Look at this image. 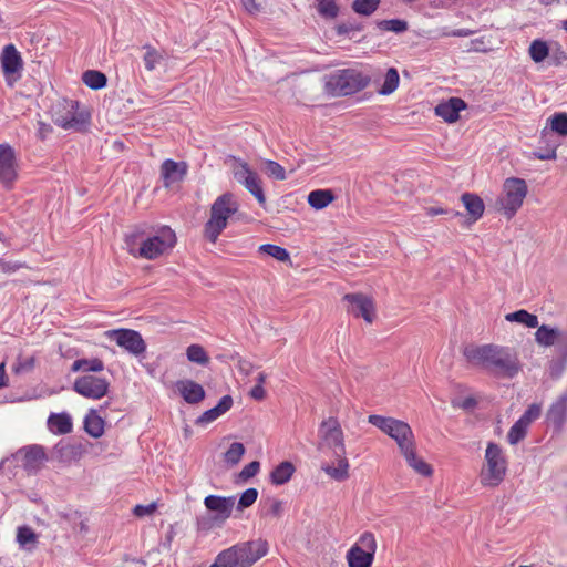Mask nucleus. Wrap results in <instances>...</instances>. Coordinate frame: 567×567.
<instances>
[{"mask_svg": "<svg viewBox=\"0 0 567 567\" xmlns=\"http://www.w3.org/2000/svg\"><path fill=\"white\" fill-rule=\"evenodd\" d=\"M23 267H25V265L23 262L7 261V260L0 258V270L4 274H13Z\"/></svg>", "mask_w": 567, "mask_h": 567, "instance_id": "nucleus-55", "label": "nucleus"}, {"mask_svg": "<svg viewBox=\"0 0 567 567\" xmlns=\"http://www.w3.org/2000/svg\"><path fill=\"white\" fill-rule=\"evenodd\" d=\"M401 452L404 455L409 466H411L417 474L425 477L432 475L433 470L431 465L427 464L424 460L417 457L414 450V443L409 445L406 450H402Z\"/></svg>", "mask_w": 567, "mask_h": 567, "instance_id": "nucleus-24", "label": "nucleus"}, {"mask_svg": "<svg viewBox=\"0 0 567 567\" xmlns=\"http://www.w3.org/2000/svg\"><path fill=\"white\" fill-rule=\"evenodd\" d=\"M380 2L381 0H354L351 8L360 16L370 17L377 11Z\"/></svg>", "mask_w": 567, "mask_h": 567, "instance_id": "nucleus-39", "label": "nucleus"}, {"mask_svg": "<svg viewBox=\"0 0 567 567\" xmlns=\"http://www.w3.org/2000/svg\"><path fill=\"white\" fill-rule=\"evenodd\" d=\"M530 59L536 62H543L549 54L547 43L540 39L534 40L528 49Z\"/></svg>", "mask_w": 567, "mask_h": 567, "instance_id": "nucleus-38", "label": "nucleus"}, {"mask_svg": "<svg viewBox=\"0 0 567 567\" xmlns=\"http://www.w3.org/2000/svg\"><path fill=\"white\" fill-rule=\"evenodd\" d=\"M388 430L386 434L395 440L401 451L414 443L413 432L406 422L394 419Z\"/></svg>", "mask_w": 567, "mask_h": 567, "instance_id": "nucleus-19", "label": "nucleus"}, {"mask_svg": "<svg viewBox=\"0 0 567 567\" xmlns=\"http://www.w3.org/2000/svg\"><path fill=\"white\" fill-rule=\"evenodd\" d=\"M186 355L190 362H195L197 364L206 365L209 362V357L205 349L199 344H190L186 350Z\"/></svg>", "mask_w": 567, "mask_h": 567, "instance_id": "nucleus-43", "label": "nucleus"}, {"mask_svg": "<svg viewBox=\"0 0 567 567\" xmlns=\"http://www.w3.org/2000/svg\"><path fill=\"white\" fill-rule=\"evenodd\" d=\"M52 118L55 125L63 130L84 132L90 124V113L79 101L63 99L53 107Z\"/></svg>", "mask_w": 567, "mask_h": 567, "instance_id": "nucleus-6", "label": "nucleus"}, {"mask_svg": "<svg viewBox=\"0 0 567 567\" xmlns=\"http://www.w3.org/2000/svg\"><path fill=\"white\" fill-rule=\"evenodd\" d=\"M260 470V463L258 461H252L244 466V468L240 471L238 477L241 481H247L258 474Z\"/></svg>", "mask_w": 567, "mask_h": 567, "instance_id": "nucleus-54", "label": "nucleus"}, {"mask_svg": "<svg viewBox=\"0 0 567 567\" xmlns=\"http://www.w3.org/2000/svg\"><path fill=\"white\" fill-rule=\"evenodd\" d=\"M245 454V446L243 443L234 442L230 444L228 450L225 453V462L230 465H236L241 460Z\"/></svg>", "mask_w": 567, "mask_h": 567, "instance_id": "nucleus-46", "label": "nucleus"}, {"mask_svg": "<svg viewBox=\"0 0 567 567\" xmlns=\"http://www.w3.org/2000/svg\"><path fill=\"white\" fill-rule=\"evenodd\" d=\"M466 107V103L460 97H451L447 102L436 105L435 114L447 123H454L460 117V112Z\"/></svg>", "mask_w": 567, "mask_h": 567, "instance_id": "nucleus-21", "label": "nucleus"}, {"mask_svg": "<svg viewBox=\"0 0 567 567\" xmlns=\"http://www.w3.org/2000/svg\"><path fill=\"white\" fill-rule=\"evenodd\" d=\"M175 231L168 226L156 229L136 226L125 235L127 251L137 258L154 260L176 245Z\"/></svg>", "mask_w": 567, "mask_h": 567, "instance_id": "nucleus-2", "label": "nucleus"}, {"mask_svg": "<svg viewBox=\"0 0 567 567\" xmlns=\"http://www.w3.org/2000/svg\"><path fill=\"white\" fill-rule=\"evenodd\" d=\"M156 511V503H151L148 505H136L133 508V514L136 517H144L152 515Z\"/></svg>", "mask_w": 567, "mask_h": 567, "instance_id": "nucleus-57", "label": "nucleus"}, {"mask_svg": "<svg viewBox=\"0 0 567 567\" xmlns=\"http://www.w3.org/2000/svg\"><path fill=\"white\" fill-rule=\"evenodd\" d=\"M145 50L143 61L147 71H153L163 61L164 55L150 44L143 47Z\"/></svg>", "mask_w": 567, "mask_h": 567, "instance_id": "nucleus-37", "label": "nucleus"}, {"mask_svg": "<svg viewBox=\"0 0 567 567\" xmlns=\"http://www.w3.org/2000/svg\"><path fill=\"white\" fill-rule=\"evenodd\" d=\"M53 132V128L50 124L39 121L38 122V128H37V136L39 140L44 141L47 140L51 133Z\"/></svg>", "mask_w": 567, "mask_h": 567, "instance_id": "nucleus-58", "label": "nucleus"}, {"mask_svg": "<svg viewBox=\"0 0 567 567\" xmlns=\"http://www.w3.org/2000/svg\"><path fill=\"white\" fill-rule=\"evenodd\" d=\"M317 11L324 19H334L339 14V6L336 0H317Z\"/></svg>", "mask_w": 567, "mask_h": 567, "instance_id": "nucleus-41", "label": "nucleus"}, {"mask_svg": "<svg viewBox=\"0 0 567 567\" xmlns=\"http://www.w3.org/2000/svg\"><path fill=\"white\" fill-rule=\"evenodd\" d=\"M84 430L94 439L101 437L104 433V421L97 414L92 412L84 419Z\"/></svg>", "mask_w": 567, "mask_h": 567, "instance_id": "nucleus-33", "label": "nucleus"}, {"mask_svg": "<svg viewBox=\"0 0 567 567\" xmlns=\"http://www.w3.org/2000/svg\"><path fill=\"white\" fill-rule=\"evenodd\" d=\"M550 133L547 132L546 128L542 131L540 141L546 143L547 147L545 151H536L534 152V156L542 161L556 159L557 158V147L559 146L558 142L550 141Z\"/></svg>", "mask_w": 567, "mask_h": 567, "instance_id": "nucleus-30", "label": "nucleus"}, {"mask_svg": "<svg viewBox=\"0 0 567 567\" xmlns=\"http://www.w3.org/2000/svg\"><path fill=\"white\" fill-rule=\"evenodd\" d=\"M176 386L182 398L189 404L199 403L205 399L204 388L193 380L178 381Z\"/></svg>", "mask_w": 567, "mask_h": 567, "instance_id": "nucleus-23", "label": "nucleus"}, {"mask_svg": "<svg viewBox=\"0 0 567 567\" xmlns=\"http://www.w3.org/2000/svg\"><path fill=\"white\" fill-rule=\"evenodd\" d=\"M187 164L185 162H175L165 159L161 165V176L166 187L184 179L187 174Z\"/></svg>", "mask_w": 567, "mask_h": 567, "instance_id": "nucleus-18", "label": "nucleus"}, {"mask_svg": "<svg viewBox=\"0 0 567 567\" xmlns=\"http://www.w3.org/2000/svg\"><path fill=\"white\" fill-rule=\"evenodd\" d=\"M221 414L218 412V410L214 406L207 411H205L198 419H197V423L198 424H207V423H210L213 421H215L216 419H218Z\"/></svg>", "mask_w": 567, "mask_h": 567, "instance_id": "nucleus-56", "label": "nucleus"}, {"mask_svg": "<svg viewBox=\"0 0 567 567\" xmlns=\"http://www.w3.org/2000/svg\"><path fill=\"white\" fill-rule=\"evenodd\" d=\"M560 337L561 340L567 342V332L560 334L558 329L550 328L546 324L538 327L535 333V340L538 344L550 347L555 344L557 338Z\"/></svg>", "mask_w": 567, "mask_h": 567, "instance_id": "nucleus-27", "label": "nucleus"}, {"mask_svg": "<svg viewBox=\"0 0 567 567\" xmlns=\"http://www.w3.org/2000/svg\"><path fill=\"white\" fill-rule=\"evenodd\" d=\"M176 535L175 526L169 525L167 532L165 533L164 540L162 543L163 547L171 548L172 542Z\"/></svg>", "mask_w": 567, "mask_h": 567, "instance_id": "nucleus-62", "label": "nucleus"}, {"mask_svg": "<svg viewBox=\"0 0 567 567\" xmlns=\"http://www.w3.org/2000/svg\"><path fill=\"white\" fill-rule=\"evenodd\" d=\"M18 177V161L14 148L8 144H0V183L9 188Z\"/></svg>", "mask_w": 567, "mask_h": 567, "instance_id": "nucleus-14", "label": "nucleus"}, {"mask_svg": "<svg viewBox=\"0 0 567 567\" xmlns=\"http://www.w3.org/2000/svg\"><path fill=\"white\" fill-rule=\"evenodd\" d=\"M233 406V398L230 395H224L217 405L215 406L218 412L223 415Z\"/></svg>", "mask_w": 567, "mask_h": 567, "instance_id": "nucleus-59", "label": "nucleus"}, {"mask_svg": "<svg viewBox=\"0 0 567 567\" xmlns=\"http://www.w3.org/2000/svg\"><path fill=\"white\" fill-rule=\"evenodd\" d=\"M393 420H394L393 417H386V416H382V415H378V414H371L368 417V422L370 424L380 429L385 434L388 433V431H389L388 429L390 427V425H392Z\"/></svg>", "mask_w": 567, "mask_h": 567, "instance_id": "nucleus-52", "label": "nucleus"}, {"mask_svg": "<svg viewBox=\"0 0 567 567\" xmlns=\"http://www.w3.org/2000/svg\"><path fill=\"white\" fill-rule=\"evenodd\" d=\"M82 81L87 87L92 90H101L107 84L106 75L103 72L96 70H87L83 72Z\"/></svg>", "mask_w": 567, "mask_h": 567, "instance_id": "nucleus-32", "label": "nucleus"}, {"mask_svg": "<svg viewBox=\"0 0 567 567\" xmlns=\"http://www.w3.org/2000/svg\"><path fill=\"white\" fill-rule=\"evenodd\" d=\"M551 132L567 137V113H555L548 118Z\"/></svg>", "mask_w": 567, "mask_h": 567, "instance_id": "nucleus-42", "label": "nucleus"}, {"mask_svg": "<svg viewBox=\"0 0 567 567\" xmlns=\"http://www.w3.org/2000/svg\"><path fill=\"white\" fill-rule=\"evenodd\" d=\"M296 468L289 461L281 462L270 473V481L274 485H284L290 481Z\"/></svg>", "mask_w": 567, "mask_h": 567, "instance_id": "nucleus-28", "label": "nucleus"}, {"mask_svg": "<svg viewBox=\"0 0 567 567\" xmlns=\"http://www.w3.org/2000/svg\"><path fill=\"white\" fill-rule=\"evenodd\" d=\"M34 358L33 357H30V358H22V357H19L17 359V362L14 363L12 370L16 374H21V373H24V372H30L33 370L34 368Z\"/></svg>", "mask_w": 567, "mask_h": 567, "instance_id": "nucleus-53", "label": "nucleus"}, {"mask_svg": "<svg viewBox=\"0 0 567 567\" xmlns=\"http://www.w3.org/2000/svg\"><path fill=\"white\" fill-rule=\"evenodd\" d=\"M268 553V543L264 539L237 543L221 550L210 567H250Z\"/></svg>", "mask_w": 567, "mask_h": 567, "instance_id": "nucleus-4", "label": "nucleus"}, {"mask_svg": "<svg viewBox=\"0 0 567 567\" xmlns=\"http://www.w3.org/2000/svg\"><path fill=\"white\" fill-rule=\"evenodd\" d=\"M566 419H567V395H560L549 406L547 414H546V420L557 431H560L566 422Z\"/></svg>", "mask_w": 567, "mask_h": 567, "instance_id": "nucleus-22", "label": "nucleus"}, {"mask_svg": "<svg viewBox=\"0 0 567 567\" xmlns=\"http://www.w3.org/2000/svg\"><path fill=\"white\" fill-rule=\"evenodd\" d=\"M540 413L542 405L539 403H533L526 409L518 420L529 427L530 424L540 416Z\"/></svg>", "mask_w": 567, "mask_h": 567, "instance_id": "nucleus-48", "label": "nucleus"}, {"mask_svg": "<svg viewBox=\"0 0 567 567\" xmlns=\"http://www.w3.org/2000/svg\"><path fill=\"white\" fill-rule=\"evenodd\" d=\"M266 172L269 176L274 177L277 181L286 179V171L285 168L277 162L268 159L266 161Z\"/></svg>", "mask_w": 567, "mask_h": 567, "instance_id": "nucleus-51", "label": "nucleus"}, {"mask_svg": "<svg viewBox=\"0 0 567 567\" xmlns=\"http://www.w3.org/2000/svg\"><path fill=\"white\" fill-rule=\"evenodd\" d=\"M116 344L134 357H140L146 351V343L140 332L132 329H115L107 332Z\"/></svg>", "mask_w": 567, "mask_h": 567, "instance_id": "nucleus-12", "label": "nucleus"}, {"mask_svg": "<svg viewBox=\"0 0 567 567\" xmlns=\"http://www.w3.org/2000/svg\"><path fill=\"white\" fill-rule=\"evenodd\" d=\"M461 200L474 221L478 220L483 216L485 205L478 195L464 193L461 196Z\"/></svg>", "mask_w": 567, "mask_h": 567, "instance_id": "nucleus-26", "label": "nucleus"}, {"mask_svg": "<svg viewBox=\"0 0 567 567\" xmlns=\"http://www.w3.org/2000/svg\"><path fill=\"white\" fill-rule=\"evenodd\" d=\"M48 427L54 434H68L73 427L72 419L68 413H52L48 419Z\"/></svg>", "mask_w": 567, "mask_h": 567, "instance_id": "nucleus-25", "label": "nucleus"}, {"mask_svg": "<svg viewBox=\"0 0 567 567\" xmlns=\"http://www.w3.org/2000/svg\"><path fill=\"white\" fill-rule=\"evenodd\" d=\"M369 83V75L354 69H340L324 76V91L332 96H346L365 89Z\"/></svg>", "mask_w": 567, "mask_h": 567, "instance_id": "nucleus-5", "label": "nucleus"}, {"mask_svg": "<svg viewBox=\"0 0 567 567\" xmlns=\"http://www.w3.org/2000/svg\"><path fill=\"white\" fill-rule=\"evenodd\" d=\"M377 550V540L372 533L364 532L358 542L348 550L349 567H371Z\"/></svg>", "mask_w": 567, "mask_h": 567, "instance_id": "nucleus-9", "label": "nucleus"}, {"mask_svg": "<svg viewBox=\"0 0 567 567\" xmlns=\"http://www.w3.org/2000/svg\"><path fill=\"white\" fill-rule=\"evenodd\" d=\"M0 63L6 81L9 84H12V81L14 82L20 78L23 61L14 44L4 45L0 55Z\"/></svg>", "mask_w": 567, "mask_h": 567, "instance_id": "nucleus-15", "label": "nucleus"}, {"mask_svg": "<svg viewBox=\"0 0 567 567\" xmlns=\"http://www.w3.org/2000/svg\"><path fill=\"white\" fill-rule=\"evenodd\" d=\"M243 7L250 14H256L260 11V4L256 0H241Z\"/></svg>", "mask_w": 567, "mask_h": 567, "instance_id": "nucleus-60", "label": "nucleus"}, {"mask_svg": "<svg viewBox=\"0 0 567 567\" xmlns=\"http://www.w3.org/2000/svg\"><path fill=\"white\" fill-rule=\"evenodd\" d=\"M238 210V204L231 193H225L216 198L210 208V217L205 224V237L215 243L226 228L228 218Z\"/></svg>", "mask_w": 567, "mask_h": 567, "instance_id": "nucleus-7", "label": "nucleus"}, {"mask_svg": "<svg viewBox=\"0 0 567 567\" xmlns=\"http://www.w3.org/2000/svg\"><path fill=\"white\" fill-rule=\"evenodd\" d=\"M343 301L348 302V312L357 318H363L365 322L372 323L375 318V307L371 297L363 293H347Z\"/></svg>", "mask_w": 567, "mask_h": 567, "instance_id": "nucleus-16", "label": "nucleus"}, {"mask_svg": "<svg viewBox=\"0 0 567 567\" xmlns=\"http://www.w3.org/2000/svg\"><path fill=\"white\" fill-rule=\"evenodd\" d=\"M250 396L257 401H261L266 398V391L262 385L256 384L249 392Z\"/></svg>", "mask_w": 567, "mask_h": 567, "instance_id": "nucleus-63", "label": "nucleus"}, {"mask_svg": "<svg viewBox=\"0 0 567 567\" xmlns=\"http://www.w3.org/2000/svg\"><path fill=\"white\" fill-rule=\"evenodd\" d=\"M441 214H451V216H458V212L447 210L442 207H427L426 208V215L427 216H436Z\"/></svg>", "mask_w": 567, "mask_h": 567, "instance_id": "nucleus-61", "label": "nucleus"}, {"mask_svg": "<svg viewBox=\"0 0 567 567\" xmlns=\"http://www.w3.org/2000/svg\"><path fill=\"white\" fill-rule=\"evenodd\" d=\"M318 450L326 449L333 451L337 457V466L323 464L321 470L337 482H343L349 477V462L346 457L344 435L339 421L336 417H329L320 423L318 430Z\"/></svg>", "mask_w": 567, "mask_h": 567, "instance_id": "nucleus-3", "label": "nucleus"}, {"mask_svg": "<svg viewBox=\"0 0 567 567\" xmlns=\"http://www.w3.org/2000/svg\"><path fill=\"white\" fill-rule=\"evenodd\" d=\"M235 496L208 495L204 499L205 507L216 514V520L224 523L231 516L235 505Z\"/></svg>", "mask_w": 567, "mask_h": 567, "instance_id": "nucleus-17", "label": "nucleus"}, {"mask_svg": "<svg viewBox=\"0 0 567 567\" xmlns=\"http://www.w3.org/2000/svg\"><path fill=\"white\" fill-rule=\"evenodd\" d=\"M375 27L382 32L403 33L409 29V24L402 19L379 20Z\"/></svg>", "mask_w": 567, "mask_h": 567, "instance_id": "nucleus-35", "label": "nucleus"}, {"mask_svg": "<svg viewBox=\"0 0 567 567\" xmlns=\"http://www.w3.org/2000/svg\"><path fill=\"white\" fill-rule=\"evenodd\" d=\"M54 451L61 460H66L71 456L79 455L81 453V445L60 442L55 445Z\"/></svg>", "mask_w": 567, "mask_h": 567, "instance_id": "nucleus-47", "label": "nucleus"}, {"mask_svg": "<svg viewBox=\"0 0 567 567\" xmlns=\"http://www.w3.org/2000/svg\"><path fill=\"white\" fill-rule=\"evenodd\" d=\"M259 251L266 254L278 261H290V255L288 250L284 247L274 245V244H264L259 247Z\"/></svg>", "mask_w": 567, "mask_h": 567, "instance_id": "nucleus-40", "label": "nucleus"}, {"mask_svg": "<svg viewBox=\"0 0 567 567\" xmlns=\"http://www.w3.org/2000/svg\"><path fill=\"white\" fill-rule=\"evenodd\" d=\"M399 82L400 76L398 70L395 68H390L384 75V81L379 90V93L382 95H389L393 93L398 89Z\"/></svg>", "mask_w": 567, "mask_h": 567, "instance_id": "nucleus-36", "label": "nucleus"}, {"mask_svg": "<svg viewBox=\"0 0 567 567\" xmlns=\"http://www.w3.org/2000/svg\"><path fill=\"white\" fill-rule=\"evenodd\" d=\"M334 199L331 189H316L309 193L308 204L315 209H323Z\"/></svg>", "mask_w": 567, "mask_h": 567, "instance_id": "nucleus-29", "label": "nucleus"}, {"mask_svg": "<svg viewBox=\"0 0 567 567\" xmlns=\"http://www.w3.org/2000/svg\"><path fill=\"white\" fill-rule=\"evenodd\" d=\"M23 453L22 466L28 473H35L47 460L44 449L40 445H30L20 451Z\"/></svg>", "mask_w": 567, "mask_h": 567, "instance_id": "nucleus-20", "label": "nucleus"}, {"mask_svg": "<svg viewBox=\"0 0 567 567\" xmlns=\"http://www.w3.org/2000/svg\"><path fill=\"white\" fill-rule=\"evenodd\" d=\"M527 195V184L522 178L511 177L504 182V196L501 198V209L509 219L522 207Z\"/></svg>", "mask_w": 567, "mask_h": 567, "instance_id": "nucleus-10", "label": "nucleus"}, {"mask_svg": "<svg viewBox=\"0 0 567 567\" xmlns=\"http://www.w3.org/2000/svg\"><path fill=\"white\" fill-rule=\"evenodd\" d=\"M484 458L485 466L480 474L481 484L486 487H496L504 481L507 472L504 451L498 444L488 442Z\"/></svg>", "mask_w": 567, "mask_h": 567, "instance_id": "nucleus-8", "label": "nucleus"}, {"mask_svg": "<svg viewBox=\"0 0 567 567\" xmlns=\"http://www.w3.org/2000/svg\"><path fill=\"white\" fill-rule=\"evenodd\" d=\"M258 497V491L254 487L247 488L239 497V501L237 503V509L243 511L244 508H247L251 506Z\"/></svg>", "mask_w": 567, "mask_h": 567, "instance_id": "nucleus-49", "label": "nucleus"}, {"mask_svg": "<svg viewBox=\"0 0 567 567\" xmlns=\"http://www.w3.org/2000/svg\"><path fill=\"white\" fill-rule=\"evenodd\" d=\"M282 512V503L280 501H274L270 505L269 514L274 516H280Z\"/></svg>", "mask_w": 567, "mask_h": 567, "instance_id": "nucleus-64", "label": "nucleus"}, {"mask_svg": "<svg viewBox=\"0 0 567 567\" xmlns=\"http://www.w3.org/2000/svg\"><path fill=\"white\" fill-rule=\"evenodd\" d=\"M528 431V426L517 420L509 429L507 433V441L512 445H516L525 439Z\"/></svg>", "mask_w": 567, "mask_h": 567, "instance_id": "nucleus-44", "label": "nucleus"}, {"mask_svg": "<svg viewBox=\"0 0 567 567\" xmlns=\"http://www.w3.org/2000/svg\"><path fill=\"white\" fill-rule=\"evenodd\" d=\"M110 388V382L105 378L93 374H84L75 379L73 390L83 398L100 400L104 398Z\"/></svg>", "mask_w": 567, "mask_h": 567, "instance_id": "nucleus-11", "label": "nucleus"}, {"mask_svg": "<svg viewBox=\"0 0 567 567\" xmlns=\"http://www.w3.org/2000/svg\"><path fill=\"white\" fill-rule=\"evenodd\" d=\"M505 320L508 322L520 323L527 328L538 327V317L524 309L507 313L505 316Z\"/></svg>", "mask_w": 567, "mask_h": 567, "instance_id": "nucleus-31", "label": "nucleus"}, {"mask_svg": "<svg viewBox=\"0 0 567 567\" xmlns=\"http://www.w3.org/2000/svg\"><path fill=\"white\" fill-rule=\"evenodd\" d=\"M235 179L257 199L260 205L266 204V196L259 175L247 163H240L234 172Z\"/></svg>", "mask_w": 567, "mask_h": 567, "instance_id": "nucleus-13", "label": "nucleus"}, {"mask_svg": "<svg viewBox=\"0 0 567 567\" xmlns=\"http://www.w3.org/2000/svg\"><path fill=\"white\" fill-rule=\"evenodd\" d=\"M104 369V363L101 359H78L72 363L71 370L73 372H101Z\"/></svg>", "mask_w": 567, "mask_h": 567, "instance_id": "nucleus-34", "label": "nucleus"}, {"mask_svg": "<svg viewBox=\"0 0 567 567\" xmlns=\"http://www.w3.org/2000/svg\"><path fill=\"white\" fill-rule=\"evenodd\" d=\"M362 29L363 24L355 22H343L336 27L338 35H348L349 38H352L355 32H360Z\"/></svg>", "mask_w": 567, "mask_h": 567, "instance_id": "nucleus-50", "label": "nucleus"}, {"mask_svg": "<svg viewBox=\"0 0 567 567\" xmlns=\"http://www.w3.org/2000/svg\"><path fill=\"white\" fill-rule=\"evenodd\" d=\"M466 360L481 365L499 378H515L522 370L517 352L497 344L468 346L463 351Z\"/></svg>", "mask_w": 567, "mask_h": 567, "instance_id": "nucleus-1", "label": "nucleus"}, {"mask_svg": "<svg viewBox=\"0 0 567 567\" xmlns=\"http://www.w3.org/2000/svg\"><path fill=\"white\" fill-rule=\"evenodd\" d=\"M17 542L22 547L34 546L37 544V534L29 526H20L17 530Z\"/></svg>", "mask_w": 567, "mask_h": 567, "instance_id": "nucleus-45", "label": "nucleus"}]
</instances>
